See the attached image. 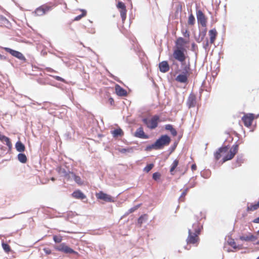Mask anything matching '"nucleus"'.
<instances>
[{
  "instance_id": "41",
  "label": "nucleus",
  "mask_w": 259,
  "mask_h": 259,
  "mask_svg": "<svg viewBox=\"0 0 259 259\" xmlns=\"http://www.w3.org/2000/svg\"><path fill=\"white\" fill-rule=\"evenodd\" d=\"M160 177V175L158 172H155L153 174V179L155 180H158Z\"/></svg>"
},
{
  "instance_id": "6",
  "label": "nucleus",
  "mask_w": 259,
  "mask_h": 259,
  "mask_svg": "<svg viewBox=\"0 0 259 259\" xmlns=\"http://www.w3.org/2000/svg\"><path fill=\"white\" fill-rule=\"evenodd\" d=\"M56 250L63 252L65 253H74L77 254V252L67 246L65 243H61L55 247Z\"/></svg>"
},
{
  "instance_id": "21",
  "label": "nucleus",
  "mask_w": 259,
  "mask_h": 259,
  "mask_svg": "<svg viewBox=\"0 0 259 259\" xmlns=\"http://www.w3.org/2000/svg\"><path fill=\"white\" fill-rule=\"evenodd\" d=\"M72 195L73 197L77 199H83L85 198V196L79 190L74 191Z\"/></svg>"
},
{
  "instance_id": "36",
  "label": "nucleus",
  "mask_w": 259,
  "mask_h": 259,
  "mask_svg": "<svg viewBox=\"0 0 259 259\" xmlns=\"http://www.w3.org/2000/svg\"><path fill=\"white\" fill-rule=\"evenodd\" d=\"M2 246H3V248L4 250L6 252H9L10 250V246L7 244L5 243H2Z\"/></svg>"
},
{
  "instance_id": "4",
  "label": "nucleus",
  "mask_w": 259,
  "mask_h": 259,
  "mask_svg": "<svg viewBox=\"0 0 259 259\" xmlns=\"http://www.w3.org/2000/svg\"><path fill=\"white\" fill-rule=\"evenodd\" d=\"M158 119V117L155 116L150 119L144 118L143 119V121L144 123L147 125L148 127L153 129L157 126Z\"/></svg>"
},
{
  "instance_id": "30",
  "label": "nucleus",
  "mask_w": 259,
  "mask_h": 259,
  "mask_svg": "<svg viewBox=\"0 0 259 259\" xmlns=\"http://www.w3.org/2000/svg\"><path fill=\"white\" fill-rule=\"evenodd\" d=\"M195 19L193 14H191L189 16L188 24L191 25H193L195 23Z\"/></svg>"
},
{
  "instance_id": "46",
  "label": "nucleus",
  "mask_w": 259,
  "mask_h": 259,
  "mask_svg": "<svg viewBox=\"0 0 259 259\" xmlns=\"http://www.w3.org/2000/svg\"><path fill=\"white\" fill-rule=\"evenodd\" d=\"M191 168H192V170L193 171L196 170V164H193L191 166Z\"/></svg>"
},
{
  "instance_id": "16",
  "label": "nucleus",
  "mask_w": 259,
  "mask_h": 259,
  "mask_svg": "<svg viewBox=\"0 0 259 259\" xmlns=\"http://www.w3.org/2000/svg\"><path fill=\"white\" fill-rule=\"evenodd\" d=\"M135 136L142 139H147L148 137L145 134L142 127H139L135 133Z\"/></svg>"
},
{
  "instance_id": "50",
  "label": "nucleus",
  "mask_w": 259,
  "mask_h": 259,
  "mask_svg": "<svg viewBox=\"0 0 259 259\" xmlns=\"http://www.w3.org/2000/svg\"><path fill=\"white\" fill-rule=\"evenodd\" d=\"M55 178H51V180H52V181H55Z\"/></svg>"
},
{
  "instance_id": "44",
  "label": "nucleus",
  "mask_w": 259,
  "mask_h": 259,
  "mask_svg": "<svg viewBox=\"0 0 259 259\" xmlns=\"http://www.w3.org/2000/svg\"><path fill=\"white\" fill-rule=\"evenodd\" d=\"M44 251L47 254H50L51 253V250L49 248H45L44 249Z\"/></svg>"
},
{
  "instance_id": "24",
  "label": "nucleus",
  "mask_w": 259,
  "mask_h": 259,
  "mask_svg": "<svg viewBox=\"0 0 259 259\" xmlns=\"http://www.w3.org/2000/svg\"><path fill=\"white\" fill-rule=\"evenodd\" d=\"M165 128L167 131H169L172 136H176L177 135V132L176 130L173 128L171 125L166 124L165 126Z\"/></svg>"
},
{
  "instance_id": "53",
  "label": "nucleus",
  "mask_w": 259,
  "mask_h": 259,
  "mask_svg": "<svg viewBox=\"0 0 259 259\" xmlns=\"http://www.w3.org/2000/svg\"><path fill=\"white\" fill-rule=\"evenodd\" d=\"M258 116H259V114H258L257 115H256V118L258 117Z\"/></svg>"
},
{
  "instance_id": "39",
  "label": "nucleus",
  "mask_w": 259,
  "mask_h": 259,
  "mask_svg": "<svg viewBox=\"0 0 259 259\" xmlns=\"http://www.w3.org/2000/svg\"><path fill=\"white\" fill-rule=\"evenodd\" d=\"M140 206V204H138L131 208H130L129 210H128V212L127 213V214L128 213H132V212H133L134 211H135L136 210H137Z\"/></svg>"
},
{
  "instance_id": "42",
  "label": "nucleus",
  "mask_w": 259,
  "mask_h": 259,
  "mask_svg": "<svg viewBox=\"0 0 259 259\" xmlns=\"http://www.w3.org/2000/svg\"><path fill=\"white\" fill-rule=\"evenodd\" d=\"M182 33L185 37H189V33L187 30L183 29L182 30Z\"/></svg>"
},
{
  "instance_id": "35",
  "label": "nucleus",
  "mask_w": 259,
  "mask_h": 259,
  "mask_svg": "<svg viewBox=\"0 0 259 259\" xmlns=\"http://www.w3.org/2000/svg\"><path fill=\"white\" fill-rule=\"evenodd\" d=\"M154 166L153 164L147 165L144 169V170L147 172H149Z\"/></svg>"
},
{
  "instance_id": "52",
  "label": "nucleus",
  "mask_w": 259,
  "mask_h": 259,
  "mask_svg": "<svg viewBox=\"0 0 259 259\" xmlns=\"http://www.w3.org/2000/svg\"><path fill=\"white\" fill-rule=\"evenodd\" d=\"M194 185H195V184H193V185H192V186H191V187H193L194 186Z\"/></svg>"
},
{
  "instance_id": "27",
  "label": "nucleus",
  "mask_w": 259,
  "mask_h": 259,
  "mask_svg": "<svg viewBox=\"0 0 259 259\" xmlns=\"http://www.w3.org/2000/svg\"><path fill=\"white\" fill-rule=\"evenodd\" d=\"M179 164V161L177 159L175 160L174 162H172L171 167L170 169V172L171 174L173 175V171L175 169V168L177 167L178 165Z\"/></svg>"
},
{
  "instance_id": "32",
  "label": "nucleus",
  "mask_w": 259,
  "mask_h": 259,
  "mask_svg": "<svg viewBox=\"0 0 259 259\" xmlns=\"http://www.w3.org/2000/svg\"><path fill=\"white\" fill-rule=\"evenodd\" d=\"M120 16L122 18V21H124L126 19V10L125 9H122L120 11Z\"/></svg>"
},
{
  "instance_id": "10",
  "label": "nucleus",
  "mask_w": 259,
  "mask_h": 259,
  "mask_svg": "<svg viewBox=\"0 0 259 259\" xmlns=\"http://www.w3.org/2000/svg\"><path fill=\"white\" fill-rule=\"evenodd\" d=\"M229 148L227 147H224L220 148L218 150L214 153V157L217 160L219 159L221 156L226 155L228 153Z\"/></svg>"
},
{
  "instance_id": "15",
  "label": "nucleus",
  "mask_w": 259,
  "mask_h": 259,
  "mask_svg": "<svg viewBox=\"0 0 259 259\" xmlns=\"http://www.w3.org/2000/svg\"><path fill=\"white\" fill-rule=\"evenodd\" d=\"M159 70L161 72L165 73L169 70V67L166 61H162L159 64Z\"/></svg>"
},
{
  "instance_id": "29",
  "label": "nucleus",
  "mask_w": 259,
  "mask_h": 259,
  "mask_svg": "<svg viewBox=\"0 0 259 259\" xmlns=\"http://www.w3.org/2000/svg\"><path fill=\"white\" fill-rule=\"evenodd\" d=\"M259 207V205L257 203L254 204H251L247 207V210L248 211H254L257 209Z\"/></svg>"
},
{
  "instance_id": "54",
  "label": "nucleus",
  "mask_w": 259,
  "mask_h": 259,
  "mask_svg": "<svg viewBox=\"0 0 259 259\" xmlns=\"http://www.w3.org/2000/svg\"><path fill=\"white\" fill-rule=\"evenodd\" d=\"M258 204V205H259V201L257 202V203Z\"/></svg>"
},
{
  "instance_id": "9",
  "label": "nucleus",
  "mask_w": 259,
  "mask_h": 259,
  "mask_svg": "<svg viewBox=\"0 0 259 259\" xmlns=\"http://www.w3.org/2000/svg\"><path fill=\"white\" fill-rule=\"evenodd\" d=\"M96 197L98 199L103 200L106 202H113L114 200L112 197L108 195L106 193H103L102 191H100V192L96 193Z\"/></svg>"
},
{
  "instance_id": "33",
  "label": "nucleus",
  "mask_w": 259,
  "mask_h": 259,
  "mask_svg": "<svg viewBox=\"0 0 259 259\" xmlns=\"http://www.w3.org/2000/svg\"><path fill=\"white\" fill-rule=\"evenodd\" d=\"M81 11H82V14L80 15H78L77 16H76L75 18H74V20L75 21H78L82 17L85 16L86 15V14H87V12L85 10H81Z\"/></svg>"
},
{
  "instance_id": "1",
  "label": "nucleus",
  "mask_w": 259,
  "mask_h": 259,
  "mask_svg": "<svg viewBox=\"0 0 259 259\" xmlns=\"http://www.w3.org/2000/svg\"><path fill=\"white\" fill-rule=\"evenodd\" d=\"M192 229H188V237L187 242L188 244H195L198 241V235L199 234L200 230L197 223H194L192 226Z\"/></svg>"
},
{
  "instance_id": "12",
  "label": "nucleus",
  "mask_w": 259,
  "mask_h": 259,
  "mask_svg": "<svg viewBox=\"0 0 259 259\" xmlns=\"http://www.w3.org/2000/svg\"><path fill=\"white\" fill-rule=\"evenodd\" d=\"M51 9V7H49L48 6H42L35 10V13L37 16H42Z\"/></svg>"
},
{
  "instance_id": "2",
  "label": "nucleus",
  "mask_w": 259,
  "mask_h": 259,
  "mask_svg": "<svg viewBox=\"0 0 259 259\" xmlns=\"http://www.w3.org/2000/svg\"><path fill=\"white\" fill-rule=\"evenodd\" d=\"M170 142V138L167 135H162L160 138L157 139L154 144L147 147L146 149L147 150H149L152 149L156 150L160 149L164 146L168 145Z\"/></svg>"
},
{
  "instance_id": "5",
  "label": "nucleus",
  "mask_w": 259,
  "mask_h": 259,
  "mask_svg": "<svg viewBox=\"0 0 259 259\" xmlns=\"http://www.w3.org/2000/svg\"><path fill=\"white\" fill-rule=\"evenodd\" d=\"M173 56L175 59L183 64V62H184L186 59V56L184 54V51L179 48H178L174 51Z\"/></svg>"
},
{
  "instance_id": "43",
  "label": "nucleus",
  "mask_w": 259,
  "mask_h": 259,
  "mask_svg": "<svg viewBox=\"0 0 259 259\" xmlns=\"http://www.w3.org/2000/svg\"><path fill=\"white\" fill-rule=\"evenodd\" d=\"M188 190H189V188H186V189L184 191V192L182 193L181 196H180V199H181L182 198H183V197H184V196L186 195V194H187V192H188Z\"/></svg>"
},
{
  "instance_id": "34",
  "label": "nucleus",
  "mask_w": 259,
  "mask_h": 259,
  "mask_svg": "<svg viewBox=\"0 0 259 259\" xmlns=\"http://www.w3.org/2000/svg\"><path fill=\"white\" fill-rule=\"evenodd\" d=\"M186 42L185 41L184 39L182 37H179L177 41V44L178 45H183L184 44H185Z\"/></svg>"
},
{
  "instance_id": "26",
  "label": "nucleus",
  "mask_w": 259,
  "mask_h": 259,
  "mask_svg": "<svg viewBox=\"0 0 259 259\" xmlns=\"http://www.w3.org/2000/svg\"><path fill=\"white\" fill-rule=\"evenodd\" d=\"M18 159L20 162L23 163H26L27 161V157L26 155L23 153H19L18 155Z\"/></svg>"
},
{
  "instance_id": "23",
  "label": "nucleus",
  "mask_w": 259,
  "mask_h": 259,
  "mask_svg": "<svg viewBox=\"0 0 259 259\" xmlns=\"http://www.w3.org/2000/svg\"><path fill=\"white\" fill-rule=\"evenodd\" d=\"M15 147L16 150L20 152H23L25 148L24 145L20 141H18L16 143Z\"/></svg>"
},
{
  "instance_id": "7",
  "label": "nucleus",
  "mask_w": 259,
  "mask_h": 259,
  "mask_svg": "<svg viewBox=\"0 0 259 259\" xmlns=\"http://www.w3.org/2000/svg\"><path fill=\"white\" fill-rule=\"evenodd\" d=\"M254 117L255 116L253 114L249 113L245 115L242 118V119L244 123V125L247 127H249L251 125L252 122Z\"/></svg>"
},
{
  "instance_id": "11",
  "label": "nucleus",
  "mask_w": 259,
  "mask_h": 259,
  "mask_svg": "<svg viewBox=\"0 0 259 259\" xmlns=\"http://www.w3.org/2000/svg\"><path fill=\"white\" fill-rule=\"evenodd\" d=\"M197 19L198 22L200 23L202 26H206V20L205 17L201 10H198L196 13Z\"/></svg>"
},
{
  "instance_id": "14",
  "label": "nucleus",
  "mask_w": 259,
  "mask_h": 259,
  "mask_svg": "<svg viewBox=\"0 0 259 259\" xmlns=\"http://www.w3.org/2000/svg\"><path fill=\"white\" fill-rule=\"evenodd\" d=\"M196 103V97L193 94H190L187 100V105L189 108L193 107L195 106Z\"/></svg>"
},
{
  "instance_id": "45",
  "label": "nucleus",
  "mask_w": 259,
  "mask_h": 259,
  "mask_svg": "<svg viewBox=\"0 0 259 259\" xmlns=\"http://www.w3.org/2000/svg\"><path fill=\"white\" fill-rule=\"evenodd\" d=\"M55 78L58 81H64V79L63 78H62V77L58 76H55Z\"/></svg>"
},
{
  "instance_id": "38",
  "label": "nucleus",
  "mask_w": 259,
  "mask_h": 259,
  "mask_svg": "<svg viewBox=\"0 0 259 259\" xmlns=\"http://www.w3.org/2000/svg\"><path fill=\"white\" fill-rule=\"evenodd\" d=\"M54 241L56 243H60L62 241V237L61 236H54L53 237Z\"/></svg>"
},
{
  "instance_id": "37",
  "label": "nucleus",
  "mask_w": 259,
  "mask_h": 259,
  "mask_svg": "<svg viewBox=\"0 0 259 259\" xmlns=\"http://www.w3.org/2000/svg\"><path fill=\"white\" fill-rule=\"evenodd\" d=\"M59 172L60 174H62V175L63 176H65V177H67V176H69V173L68 174V172L64 168H60Z\"/></svg>"
},
{
  "instance_id": "18",
  "label": "nucleus",
  "mask_w": 259,
  "mask_h": 259,
  "mask_svg": "<svg viewBox=\"0 0 259 259\" xmlns=\"http://www.w3.org/2000/svg\"><path fill=\"white\" fill-rule=\"evenodd\" d=\"M115 91L116 94L120 96H125L127 94L126 91L119 85L115 86Z\"/></svg>"
},
{
  "instance_id": "47",
  "label": "nucleus",
  "mask_w": 259,
  "mask_h": 259,
  "mask_svg": "<svg viewBox=\"0 0 259 259\" xmlns=\"http://www.w3.org/2000/svg\"><path fill=\"white\" fill-rule=\"evenodd\" d=\"M253 222L254 223H259V217L256 218L253 221Z\"/></svg>"
},
{
  "instance_id": "17",
  "label": "nucleus",
  "mask_w": 259,
  "mask_h": 259,
  "mask_svg": "<svg viewBox=\"0 0 259 259\" xmlns=\"http://www.w3.org/2000/svg\"><path fill=\"white\" fill-rule=\"evenodd\" d=\"M69 178L73 179L75 181V182L77 184H78V185L83 184V181H82L80 177L79 176H76L73 172H69Z\"/></svg>"
},
{
  "instance_id": "20",
  "label": "nucleus",
  "mask_w": 259,
  "mask_h": 259,
  "mask_svg": "<svg viewBox=\"0 0 259 259\" xmlns=\"http://www.w3.org/2000/svg\"><path fill=\"white\" fill-rule=\"evenodd\" d=\"M217 31L215 29H211L209 31V35L210 36V42L213 44L215 39L217 36Z\"/></svg>"
},
{
  "instance_id": "51",
  "label": "nucleus",
  "mask_w": 259,
  "mask_h": 259,
  "mask_svg": "<svg viewBox=\"0 0 259 259\" xmlns=\"http://www.w3.org/2000/svg\"><path fill=\"white\" fill-rule=\"evenodd\" d=\"M3 58V56L0 54V58L2 59Z\"/></svg>"
},
{
  "instance_id": "13",
  "label": "nucleus",
  "mask_w": 259,
  "mask_h": 259,
  "mask_svg": "<svg viewBox=\"0 0 259 259\" xmlns=\"http://www.w3.org/2000/svg\"><path fill=\"white\" fill-rule=\"evenodd\" d=\"M189 76V74L182 72L176 77V80L181 83H186Z\"/></svg>"
},
{
  "instance_id": "25",
  "label": "nucleus",
  "mask_w": 259,
  "mask_h": 259,
  "mask_svg": "<svg viewBox=\"0 0 259 259\" xmlns=\"http://www.w3.org/2000/svg\"><path fill=\"white\" fill-rule=\"evenodd\" d=\"M118 151L121 153H133V148H118Z\"/></svg>"
},
{
  "instance_id": "56",
  "label": "nucleus",
  "mask_w": 259,
  "mask_h": 259,
  "mask_svg": "<svg viewBox=\"0 0 259 259\" xmlns=\"http://www.w3.org/2000/svg\"><path fill=\"white\" fill-rule=\"evenodd\" d=\"M258 244H259V240H258Z\"/></svg>"
},
{
  "instance_id": "55",
  "label": "nucleus",
  "mask_w": 259,
  "mask_h": 259,
  "mask_svg": "<svg viewBox=\"0 0 259 259\" xmlns=\"http://www.w3.org/2000/svg\"><path fill=\"white\" fill-rule=\"evenodd\" d=\"M257 234H259V230L257 231Z\"/></svg>"
},
{
  "instance_id": "22",
  "label": "nucleus",
  "mask_w": 259,
  "mask_h": 259,
  "mask_svg": "<svg viewBox=\"0 0 259 259\" xmlns=\"http://www.w3.org/2000/svg\"><path fill=\"white\" fill-rule=\"evenodd\" d=\"M240 239L241 240L248 241L255 240L256 239V238L255 236L250 234L248 235H243L240 236Z\"/></svg>"
},
{
  "instance_id": "31",
  "label": "nucleus",
  "mask_w": 259,
  "mask_h": 259,
  "mask_svg": "<svg viewBox=\"0 0 259 259\" xmlns=\"http://www.w3.org/2000/svg\"><path fill=\"white\" fill-rule=\"evenodd\" d=\"M147 220V215L146 214H144L141 215L138 220V223L140 225H141L144 222H145L146 220Z\"/></svg>"
},
{
  "instance_id": "48",
  "label": "nucleus",
  "mask_w": 259,
  "mask_h": 259,
  "mask_svg": "<svg viewBox=\"0 0 259 259\" xmlns=\"http://www.w3.org/2000/svg\"><path fill=\"white\" fill-rule=\"evenodd\" d=\"M230 244L233 246L234 247H235V246H234V245L235 244V242L233 241V240H232L230 242H229Z\"/></svg>"
},
{
  "instance_id": "19",
  "label": "nucleus",
  "mask_w": 259,
  "mask_h": 259,
  "mask_svg": "<svg viewBox=\"0 0 259 259\" xmlns=\"http://www.w3.org/2000/svg\"><path fill=\"white\" fill-rule=\"evenodd\" d=\"M182 68V73L187 74L190 75V68L189 64H186L184 61L183 62V64L181 63Z\"/></svg>"
},
{
  "instance_id": "40",
  "label": "nucleus",
  "mask_w": 259,
  "mask_h": 259,
  "mask_svg": "<svg viewBox=\"0 0 259 259\" xmlns=\"http://www.w3.org/2000/svg\"><path fill=\"white\" fill-rule=\"evenodd\" d=\"M117 7L118 9H120L121 10L125 8V5L123 3L120 2H118Z\"/></svg>"
},
{
  "instance_id": "8",
  "label": "nucleus",
  "mask_w": 259,
  "mask_h": 259,
  "mask_svg": "<svg viewBox=\"0 0 259 259\" xmlns=\"http://www.w3.org/2000/svg\"><path fill=\"white\" fill-rule=\"evenodd\" d=\"M4 49L9 53H10L12 56L16 57L17 58L21 60H25V58L23 56V55L17 51L13 50L11 49H10L9 48H4Z\"/></svg>"
},
{
  "instance_id": "49",
  "label": "nucleus",
  "mask_w": 259,
  "mask_h": 259,
  "mask_svg": "<svg viewBox=\"0 0 259 259\" xmlns=\"http://www.w3.org/2000/svg\"><path fill=\"white\" fill-rule=\"evenodd\" d=\"M208 40H207V41H206V44L204 46V48L205 49H206V48L208 47Z\"/></svg>"
},
{
  "instance_id": "3",
  "label": "nucleus",
  "mask_w": 259,
  "mask_h": 259,
  "mask_svg": "<svg viewBox=\"0 0 259 259\" xmlns=\"http://www.w3.org/2000/svg\"><path fill=\"white\" fill-rule=\"evenodd\" d=\"M238 146L237 145H233L229 150L226 155L224 156L223 159V163L232 159L238 151Z\"/></svg>"
},
{
  "instance_id": "57",
  "label": "nucleus",
  "mask_w": 259,
  "mask_h": 259,
  "mask_svg": "<svg viewBox=\"0 0 259 259\" xmlns=\"http://www.w3.org/2000/svg\"><path fill=\"white\" fill-rule=\"evenodd\" d=\"M257 259H259V256L257 257Z\"/></svg>"
},
{
  "instance_id": "28",
  "label": "nucleus",
  "mask_w": 259,
  "mask_h": 259,
  "mask_svg": "<svg viewBox=\"0 0 259 259\" xmlns=\"http://www.w3.org/2000/svg\"><path fill=\"white\" fill-rule=\"evenodd\" d=\"M111 134L113 135V137H116L118 136H121L122 134V131L120 128L116 129L111 131Z\"/></svg>"
}]
</instances>
